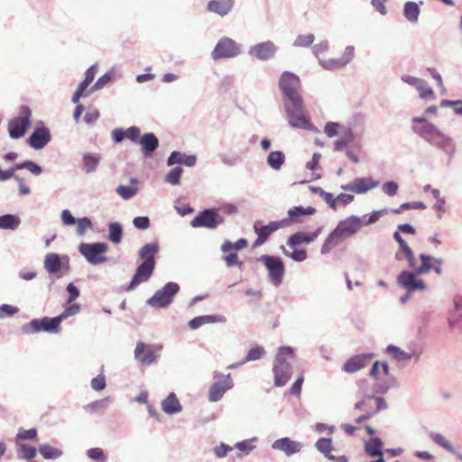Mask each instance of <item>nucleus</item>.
I'll return each mask as SVG.
<instances>
[{
  "label": "nucleus",
  "mask_w": 462,
  "mask_h": 462,
  "mask_svg": "<svg viewBox=\"0 0 462 462\" xmlns=\"http://www.w3.org/2000/svg\"><path fill=\"white\" fill-rule=\"evenodd\" d=\"M411 130L422 140L448 152L452 149V139L437 125L428 121L425 116L411 119Z\"/></svg>",
  "instance_id": "nucleus-1"
},
{
  "label": "nucleus",
  "mask_w": 462,
  "mask_h": 462,
  "mask_svg": "<svg viewBox=\"0 0 462 462\" xmlns=\"http://www.w3.org/2000/svg\"><path fill=\"white\" fill-rule=\"evenodd\" d=\"M363 226V220L357 215H351L338 222L335 229L328 235L320 248L322 254H328L334 247L341 244L346 237L356 234Z\"/></svg>",
  "instance_id": "nucleus-2"
},
{
  "label": "nucleus",
  "mask_w": 462,
  "mask_h": 462,
  "mask_svg": "<svg viewBox=\"0 0 462 462\" xmlns=\"http://www.w3.org/2000/svg\"><path fill=\"white\" fill-rule=\"evenodd\" d=\"M294 358V351L291 346H281L275 356L273 372L274 374V385L284 386L292 375L291 360Z\"/></svg>",
  "instance_id": "nucleus-3"
},
{
  "label": "nucleus",
  "mask_w": 462,
  "mask_h": 462,
  "mask_svg": "<svg viewBox=\"0 0 462 462\" xmlns=\"http://www.w3.org/2000/svg\"><path fill=\"white\" fill-rule=\"evenodd\" d=\"M284 110L291 127L318 132V129L310 123L305 114L302 97L284 101Z\"/></svg>",
  "instance_id": "nucleus-4"
},
{
  "label": "nucleus",
  "mask_w": 462,
  "mask_h": 462,
  "mask_svg": "<svg viewBox=\"0 0 462 462\" xmlns=\"http://www.w3.org/2000/svg\"><path fill=\"white\" fill-rule=\"evenodd\" d=\"M179 291V284L170 282L156 291L153 296L147 300V304L152 308H167L173 302L174 297Z\"/></svg>",
  "instance_id": "nucleus-5"
},
{
  "label": "nucleus",
  "mask_w": 462,
  "mask_h": 462,
  "mask_svg": "<svg viewBox=\"0 0 462 462\" xmlns=\"http://www.w3.org/2000/svg\"><path fill=\"white\" fill-rule=\"evenodd\" d=\"M107 250L108 245L106 243H82L79 246V252L93 265L104 263L107 261L106 256H105Z\"/></svg>",
  "instance_id": "nucleus-6"
},
{
  "label": "nucleus",
  "mask_w": 462,
  "mask_h": 462,
  "mask_svg": "<svg viewBox=\"0 0 462 462\" xmlns=\"http://www.w3.org/2000/svg\"><path fill=\"white\" fill-rule=\"evenodd\" d=\"M31 109L27 106H23L18 116L8 124V132L11 138L19 139L24 135L27 128L31 125Z\"/></svg>",
  "instance_id": "nucleus-7"
},
{
  "label": "nucleus",
  "mask_w": 462,
  "mask_h": 462,
  "mask_svg": "<svg viewBox=\"0 0 462 462\" xmlns=\"http://www.w3.org/2000/svg\"><path fill=\"white\" fill-rule=\"evenodd\" d=\"M60 322L57 317L42 319H33L29 323L22 327V331L24 334H36L41 331L49 333H58L60 331Z\"/></svg>",
  "instance_id": "nucleus-8"
},
{
  "label": "nucleus",
  "mask_w": 462,
  "mask_h": 462,
  "mask_svg": "<svg viewBox=\"0 0 462 462\" xmlns=\"http://www.w3.org/2000/svg\"><path fill=\"white\" fill-rule=\"evenodd\" d=\"M279 88L283 95L284 101H290L292 98H301L299 93L300 80L295 74L285 71L282 74L279 80Z\"/></svg>",
  "instance_id": "nucleus-9"
},
{
  "label": "nucleus",
  "mask_w": 462,
  "mask_h": 462,
  "mask_svg": "<svg viewBox=\"0 0 462 462\" xmlns=\"http://www.w3.org/2000/svg\"><path fill=\"white\" fill-rule=\"evenodd\" d=\"M258 261L265 265L271 283L274 286L280 285L284 276V264L282 259L277 256L262 255Z\"/></svg>",
  "instance_id": "nucleus-10"
},
{
  "label": "nucleus",
  "mask_w": 462,
  "mask_h": 462,
  "mask_svg": "<svg viewBox=\"0 0 462 462\" xmlns=\"http://www.w3.org/2000/svg\"><path fill=\"white\" fill-rule=\"evenodd\" d=\"M241 53L240 45L228 37L221 38L216 44L211 52V58L214 60L222 59H230L238 56Z\"/></svg>",
  "instance_id": "nucleus-11"
},
{
  "label": "nucleus",
  "mask_w": 462,
  "mask_h": 462,
  "mask_svg": "<svg viewBox=\"0 0 462 462\" xmlns=\"http://www.w3.org/2000/svg\"><path fill=\"white\" fill-rule=\"evenodd\" d=\"M290 224V221L286 218L282 219L280 221H273L268 225L263 226L261 221H256L254 224V230L257 235L256 240L254 242L253 247L256 248L262 245H263L270 235L277 231L278 229L287 226Z\"/></svg>",
  "instance_id": "nucleus-12"
},
{
  "label": "nucleus",
  "mask_w": 462,
  "mask_h": 462,
  "mask_svg": "<svg viewBox=\"0 0 462 462\" xmlns=\"http://www.w3.org/2000/svg\"><path fill=\"white\" fill-rule=\"evenodd\" d=\"M216 382L210 386L208 391V400L210 402L219 401L225 393L233 387V381L230 374H223L218 372L214 373Z\"/></svg>",
  "instance_id": "nucleus-13"
},
{
  "label": "nucleus",
  "mask_w": 462,
  "mask_h": 462,
  "mask_svg": "<svg viewBox=\"0 0 462 462\" xmlns=\"http://www.w3.org/2000/svg\"><path fill=\"white\" fill-rule=\"evenodd\" d=\"M418 275L415 272L402 271L397 277V282L409 293L422 291L427 286Z\"/></svg>",
  "instance_id": "nucleus-14"
},
{
  "label": "nucleus",
  "mask_w": 462,
  "mask_h": 462,
  "mask_svg": "<svg viewBox=\"0 0 462 462\" xmlns=\"http://www.w3.org/2000/svg\"><path fill=\"white\" fill-rule=\"evenodd\" d=\"M162 349V345H147L138 341L134 349V358L143 365H150L155 361L156 353Z\"/></svg>",
  "instance_id": "nucleus-15"
},
{
  "label": "nucleus",
  "mask_w": 462,
  "mask_h": 462,
  "mask_svg": "<svg viewBox=\"0 0 462 462\" xmlns=\"http://www.w3.org/2000/svg\"><path fill=\"white\" fill-rule=\"evenodd\" d=\"M224 218L221 215L213 209H206L196 216L190 222V226L194 228L207 227L215 229L222 224Z\"/></svg>",
  "instance_id": "nucleus-16"
},
{
  "label": "nucleus",
  "mask_w": 462,
  "mask_h": 462,
  "mask_svg": "<svg viewBox=\"0 0 462 462\" xmlns=\"http://www.w3.org/2000/svg\"><path fill=\"white\" fill-rule=\"evenodd\" d=\"M380 185L379 180H374L372 177L356 178L347 184H343L340 189L346 192L356 194H365L368 191L377 188Z\"/></svg>",
  "instance_id": "nucleus-17"
},
{
  "label": "nucleus",
  "mask_w": 462,
  "mask_h": 462,
  "mask_svg": "<svg viewBox=\"0 0 462 462\" xmlns=\"http://www.w3.org/2000/svg\"><path fill=\"white\" fill-rule=\"evenodd\" d=\"M385 354L398 363H407L411 359L418 360L420 356V350L412 348L410 351H404L401 347L390 344L384 350Z\"/></svg>",
  "instance_id": "nucleus-18"
},
{
  "label": "nucleus",
  "mask_w": 462,
  "mask_h": 462,
  "mask_svg": "<svg viewBox=\"0 0 462 462\" xmlns=\"http://www.w3.org/2000/svg\"><path fill=\"white\" fill-rule=\"evenodd\" d=\"M386 407L387 405L383 398L374 397L368 393H365L364 399L355 404L356 410L363 411L365 413L369 411V412H373V416L378 411L386 409Z\"/></svg>",
  "instance_id": "nucleus-19"
},
{
  "label": "nucleus",
  "mask_w": 462,
  "mask_h": 462,
  "mask_svg": "<svg viewBox=\"0 0 462 462\" xmlns=\"http://www.w3.org/2000/svg\"><path fill=\"white\" fill-rule=\"evenodd\" d=\"M278 47L271 41L263 42L250 47L248 53L261 60H266L273 58Z\"/></svg>",
  "instance_id": "nucleus-20"
},
{
  "label": "nucleus",
  "mask_w": 462,
  "mask_h": 462,
  "mask_svg": "<svg viewBox=\"0 0 462 462\" xmlns=\"http://www.w3.org/2000/svg\"><path fill=\"white\" fill-rule=\"evenodd\" d=\"M373 356L372 353L356 355L344 364L342 370L347 374L356 373L368 365Z\"/></svg>",
  "instance_id": "nucleus-21"
},
{
  "label": "nucleus",
  "mask_w": 462,
  "mask_h": 462,
  "mask_svg": "<svg viewBox=\"0 0 462 462\" xmlns=\"http://www.w3.org/2000/svg\"><path fill=\"white\" fill-rule=\"evenodd\" d=\"M51 140V135L50 130L42 125L37 126L31 136L28 139L29 145L35 149L41 150L47 145Z\"/></svg>",
  "instance_id": "nucleus-22"
},
{
  "label": "nucleus",
  "mask_w": 462,
  "mask_h": 462,
  "mask_svg": "<svg viewBox=\"0 0 462 462\" xmlns=\"http://www.w3.org/2000/svg\"><path fill=\"white\" fill-rule=\"evenodd\" d=\"M420 259L421 261V264L417 269V274H425L430 271H434L439 275L441 274V264L443 263V259L436 258L426 254H420Z\"/></svg>",
  "instance_id": "nucleus-23"
},
{
  "label": "nucleus",
  "mask_w": 462,
  "mask_h": 462,
  "mask_svg": "<svg viewBox=\"0 0 462 462\" xmlns=\"http://www.w3.org/2000/svg\"><path fill=\"white\" fill-rule=\"evenodd\" d=\"M155 266H152L146 263H141L133 276L126 291H133L141 283L147 282L152 276Z\"/></svg>",
  "instance_id": "nucleus-24"
},
{
  "label": "nucleus",
  "mask_w": 462,
  "mask_h": 462,
  "mask_svg": "<svg viewBox=\"0 0 462 462\" xmlns=\"http://www.w3.org/2000/svg\"><path fill=\"white\" fill-rule=\"evenodd\" d=\"M272 448L281 450L290 457L300 451L302 444L288 437L279 439L273 442Z\"/></svg>",
  "instance_id": "nucleus-25"
},
{
  "label": "nucleus",
  "mask_w": 462,
  "mask_h": 462,
  "mask_svg": "<svg viewBox=\"0 0 462 462\" xmlns=\"http://www.w3.org/2000/svg\"><path fill=\"white\" fill-rule=\"evenodd\" d=\"M448 326L455 328L462 324V296L456 295L452 300V306L448 311Z\"/></svg>",
  "instance_id": "nucleus-26"
},
{
  "label": "nucleus",
  "mask_w": 462,
  "mask_h": 462,
  "mask_svg": "<svg viewBox=\"0 0 462 462\" xmlns=\"http://www.w3.org/2000/svg\"><path fill=\"white\" fill-rule=\"evenodd\" d=\"M320 231L321 228L319 227L314 232H297L290 236L287 245L290 248H294L301 244H310L319 236Z\"/></svg>",
  "instance_id": "nucleus-27"
},
{
  "label": "nucleus",
  "mask_w": 462,
  "mask_h": 462,
  "mask_svg": "<svg viewBox=\"0 0 462 462\" xmlns=\"http://www.w3.org/2000/svg\"><path fill=\"white\" fill-rule=\"evenodd\" d=\"M62 261L68 263L69 257L65 255L60 258L58 254L49 253L45 255L44 268L49 273H56L61 269Z\"/></svg>",
  "instance_id": "nucleus-28"
},
{
  "label": "nucleus",
  "mask_w": 462,
  "mask_h": 462,
  "mask_svg": "<svg viewBox=\"0 0 462 462\" xmlns=\"http://www.w3.org/2000/svg\"><path fill=\"white\" fill-rule=\"evenodd\" d=\"M234 6V0H210L208 10L220 16L228 14Z\"/></svg>",
  "instance_id": "nucleus-29"
},
{
  "label": "nucleus",
  "mask_w": 462,
  "mask_h": 462,
  "mask_svg": "<svg viewBox=\"0 0 462 462\" xmlns=\"http://www.w3.org/2000/svg\"><path fill=\"white\" fill-rule=\"evenodd\" d=\"M197 156L196 155H187L180 152H172L167 160V164L169 166L174 164H183L188 167H193L196 164Z\"/></svg>",
  "instance_id": "nucleus-30"
},
{
  "label": "nucleus",
  "mask_w": 462,
  "mask_h": 462,
  "mask_svg": "<svg viewBox=\"0 0 462 462\" xmlns=\"http://www.w3.org/2000/svg\"><path fill=\"white\" fill-rule=\"evenodd\" d=\"M139 143L142 146L143 152L145 155L152 153L159 146V140L152 133L144 134L140 139Z\"/></svg>",
  "instance_id": "nucleus-31"
},
{
  "label": "nucleus",
  "mask_w": 462,
  "mask_h": 462,
  "mask_svg": "<svg viewBox=\"0 0 462 462\" xmlns=\"http://www.w3.org/2000/svg\"><path fill=\"white\" fill-rule=\"evenodd\" d=\"M159 251V246L155 243L144 245L139 251V256L143 260V263L155 266L154 255Z\"/></svg>",
  "instance_id": "nucleus-32"
},
{
  "label": "nucleus",
  "mask_w": 462,
  "mask_h": 462,
  "mask_svg": "<svg viewBox=\"0 0 462 462\" xmlns=\"http://www.w3.org/2000/svg\"><path fill=\"white\" fill-rule=\"evenodd\" d=\"M162 408L163 411L167 414H176L181 411L182 407L175 395V393H171L167 398H165L162 402Z\"/></svg>",
  "instance_id": "nucleus-33"
},
{
  "label": "nucleus",
  "mask_w": 462,
  "mask_h": 462,
  "mask_svg": "<svg viewBox=\"0 0 462 462\" xmlns=\"http://www.w3.org/2000/svg\"><path fill=\"white\" fill-rule=\"evenodd\" d=\"M21 224L19 217L12 214L0 216V229L2 230H16Z\"/></svg>",
  "instance_id": "nucleus-34"
},
{
  "label": "nucleus",
  "mask_w": 462,
  "mask_h": 462,
  "mask_svg": "<svg viewBox=\"0 0 462 462\" xmlns=\"http://www.w3.org/2000/svg\"><path fill=\"white\" fill-rule=\"evenodd\" d=\"M266 162L271 169L279 171L285 163V154L281 151H273L268 154Z\"/></svg>",
  "instance_id": "nucleus-35"
},
{
  "label": "nucleus",
  "mask_w": 462,
  "mask_h": 462,
  "mask_svg": "<svg viewBox=\"0 0 462 462\" xmlns=\"http://www.w3.org/2000/svg\"><path fill=\"white\" fill-rule=\"evenodd\" d=\"M222 320V318L219 316L205 315L192 319L189 322V326L191 329H198L199 328L205 324L221 322Z\"/></svg>",
  "instance_id": "nucleus-36"
},
{
  "label": "nucleus",
  "mask_w": 462,
  "mask_h": 462,
  "mask_svg": "<svg viewBox=\"0 0 462 462\" xmlns=\"http://www.w3.org/2000/svg\"><path fill=\"white\" fill-rule=\"evenodd\" d=\"M383 442L379 438H372L365 441V450L370 457H383Z\"/></svg>",
  "instance_id": "nucleus-37"
},
{
  "label": "nucleus",
  "mask_w": 462,
  "mask_h": 462,
  "mask_svg": "<svg viewBox=\"0 0 462 462\" xmlns=\"http://www.w3.org/2000/svg\"><path fill=\"white\" fill-rule=\"evenodd\" d=\"M430 438L435 444L445 448L452 454H457V450L451 445L450 441L441 433L432 431L430 433Z\"/></svg>",
  "instance_id": "nucleus-38"
},
{
  "label": "nucleus",
  "mask_w": 462,
  "mask_h": 462,
  "mask_svg": "<svg viewBox=\"0 0 462 462\" xmlns=\"http://www.w3.org/2000/svg\"><path fill=\"white\" fill-rule=\"evenodd\" d=\"M39 452L45 459H56L62 456V451L49 444H42L39 447Z\"/></svg>",
  "instance_id": "nucleus-39"
},
{
  "label": "nucleus",
  "mask_w": 462,
  "mask_h": 462,
  "mask_svg": "<svg viewBox=\"0 0 462 462\" xmlns=\"http://www.w3.org/2000/svg\"><path fill=\"white\" fill-rule=\"evenodd\" d=\"M403 14L409 22L416 23L420 14L419 5L414 2H407L404 5Z\"/></svg>",
  "instance_id": "nucleus-40"
},
{
  "label": "nucleus",
  "mask_w": 462,
  "mask_h": 462,
  "mask_svg": "<svg viewBox=\"0 0 462 462\" xmlns=\"http://www.w3.org/2000/svg\"><path fill=\"white\" fill-rule=\"evenodd\" d=\"M100 162V157L93 155L91 153H86L83 155L84 169L87 173L94 172L98 167Z\"/></svg>",
  "instance_id": "nucleus-41"
},
{
  "label": "nucleus",
  "mask_w": 462,
  "mask_h": 462,
  "mask_svg": "<svg viewBox=\"0 0 462 462\" xmlns=\"http://www.w3.org/2000/svg\"><path fill=\"white\" fill-rule=\"evenodd\" d=\"M123 228L118 222L110 223L108 226V239L114 244H119L122 240Z\"/></svg>",
  "instance_id": "nucleus-42"
},
{
  "label": "nucleus",
  "mask_w": 462,
  "mask_h": 462,
  "mask_svg": "<svg viewBox=\"0 0 462 462\" xmlns=\"http://www.w3.org/2000/svg\"><path fill=\"white\" fill-rule=\"evenodd\" d=\"M139 191L137 187L127 186V185H118L116 189V192L119 197H121L125 200H128L134 198Z\"/></svg>",
  "instance_id": "nucleus-43"
},
{
  "label": "nucleus",
  "mask_w": 462,
  "mask_h": 462,
  "mask_svg": "<svg viewBox=\"0 0 462 462\" xmlns=\"http://www.w3.org/2000/svg\"><path fill=\"white\" fill-rule=\"evenodd\" d=\"M247 246V240L240 238L236 242L232 243L228 240L225 241L221 245V251L223 253H228L230 251L243 250Z\"/></svg>",
  "instance_id": "nucleus-44"
},
{
  "label": "nucleus",
  "mask_w": 462,
  "mask_h": 462,
  "mask_svg": "<svg viewBox=\"0 0 462 462\" xmlns=\"http://www.w3.org/2000/svg\"><path fill=\"white\" fill-rule=\"evenodd\" d=\"M264 355H265V349L261 346H255L248 351L245 357L240 361V364H245L247 362L259 360Z\"/></svg>",
  "instance_id": "nucleus-45"
},
{
  "label": "nucleus",
  "mask_w": 462,
  "mask_h": 462,
  "mask_svg": "<svg viewBox=\"0 0 462 462\" xmlns=\"http://www.w3.org/2000/svg\"><path fill=\"white\" fill-rule=\"evenodd\" d=\"M16 447L19 457L23 459L31 460L36 456L37 450L33 447H30L20 442H17Z\"/></svg>",
  "instance_id": "nucleus-46"
},
{
  "label": "nucleus",
  "mask_w": 462,
  "mask_h": 462,
  "mask_svg": "<svg viewBox=\"0 0 462 462\" xmlns=\"http://www.w3.org/2000/svg\"><path fill=\"white\" fill-rule=\"evenodd\" d=\"M15 170L26 169L32 174L39 176L42 173V168L32 161H24L14 165Z\"/></svg>",
  "instance_id": "nucleus-47"
},
{
  "label": "nucleus",
  "mask_w": 462,
  "mask_h": 462,
  "mask_svg": "<svg viewBox=\"0 0 462 462\" xmlns=\"http://www.w3.org/2000/svg\"><path fill=\"white\" fill-rule=\"evenodd\" d=\"M320 159L321 154L319 152H315L313 153L311 160L306 163V169L311 171L312 177L315 180H318L321 177L320 173L317 172Z\"/></svg>",
  "instance_id": "nucleus-48"
},
{
  "label": "nucleus",
  "mask_w": 462,
  "mask_h": 462,
  "mask_svg": "<svg viewBox=\"0 0 462 462\" xmlns=\"http://www.w3.org/2000/svg\"><path fill=\"white\" fill-rule=\"evenodd\" d=\"M390 213H393V208H384L382 209L374 210L370 213L369 217L365 221H363V226H370L378 221L380 217Z\"/></svg>",
  "instance_id": "nucleus-49"
},
{
  "label": "nucleus",
  "mask_w": 462,
  "mask_h": 462,
  "mask_svg": "<svg viewBox=\"0 0 462 462\" xmlns=\"http://www.w3.org/2000/svg\"><path fill=\"white\" fill-rule=\"evenodd\" d=\"M316 448L322 453L327 458L331 456L330 451L333 449L331 439L322 438L315 443Z\"/></svg>",
  "instance_id": "nucleus-50"
},
{
  "label": "nucleus",
  "mask_w": 462,
  "mask_h": 462,
  "mask_svg": "<svg viewBox=\"0 0 462 462\" xmlns=\"http://www.w3.org/2000/svg\"><path fill=\"white\" fill-rule=\"evenodd\" d=\"M316 212V209L313 208V207H295V208H292L291 209H289L288 211V215L293 218V217H302V216H310V215H313L314 213Z\"/></svg>",
  "instance_id": "nucleus-51"
},
{
  "label": "nucleus",
  "mask_w": 462,
  "mask_h": 462,
  "mask_svg": "<svg viewBox=\"0 0 462 462\" xmlns=\"http://www.w3.org/2000/svg\"><path fill=\"white\" fill-rule=\"evenodd\" d=\"M320 66L328 70H337L344 68L340 59H319Z\"/></svg>",
  "instance_id": "nucleus-52"
},
{
  "label": "nucleus",
  "mask_w": 462,
  "mask_h": 462,
  "mask_svg": "<svg viewBox=\"0 0 462 462\" xmlns=\"http://www.w3.org/2000/svg\"><path fill=\"white\" fill-rule=\"evenodd\" d=\"M427 207L421 201L404 202L399 208H393V214H400L407 209H425Z\"/></svg>",
  "instance_id": "nucleus-53"
},
{
  "label": "nucleus",
  "mask_w": 462,
  "mask_h": 462,
  "mask_svg": "<svg viewBox=\"0 0 462 462\" xmlns=\"http://www.w3.org/2000/svg\"><path fill=\"white\" fill-rule=\"evenodd\" d=\"M314 40L315 37L312 33L300 34L295 38L293 46L302 48L310 47L314 42Z\"/></svg>",
  "instance_id": "nucleus-54"
},
{
  "label": "nucleus",
  "mask_w": 462,
  "mask_h": 462,
  "mask_svg": "<svg viewBox=\"0 0 462 462\" xmlns=\"http://www.w3.org/2000/svg\"><path fill=\"white\" fill-rule=\"evenodd\" d=\"M182 171V168L175 167L168 172L164 180L171 185H178L180 183Z\"/></svg>",
  "instance_id": "nucleus-55"
},
{
  "label": "nucleus",
  "mask_w": 462,
  "mask_h": 462,
  "mask_svg": "<svg viewBox=\"0 0 462 462\" xmlns=\"http://www.w3.org/2000/svg\"><path fill=\"white\" fill-rule=\"evenodd\" d=\"M68 304L69 306L64 310V311L57 316L60 323L67 318L74 316L79 312L80 307L78 303L71 302Z\"/></svg>",
  "instance_id": "nucleus-56"
},
{
  "label": "nucleus",
  "mask_w": 462,
  "mask_h": 462,
  "mask_svg": "<svg viewBox=\"0 0 462 462\" xmlns=\"http://www.w3.org/2000/svg\"><path fill=\"white\" fill-rule=\"evenodd\" d=\"M291 249V252L283 250L284 254L296 262H303L307 259V253L305 250L297 249L296 246Z\"/></svg>",
  "instance_id": "nucleus-57"
},
{
  "label": "nucleus",
  "mask_w": 462,
  "mask_h": 462,
  "mask_svg": "<svg viewBox=\"0 0 462 462\" xmlns=\"http://www.w3.org/2000/svg\"><path fill=\"white\" fill-rule=\"evenodd\" d=\"M397 385V380L394 376L388 378L385 383H377L375 385V393H385L390 388Z\"/></svg>",
  "instance_id": "nucleus-58"
},
{
  "label": "nucleus",
  "mask_w": 462,
  "mask_h": 462,
  "mask_svg": "<svg viewBox=\"0 0 462 462\" xmlns=\"http://www.w3.org/2000/svg\"><path fill=\"white\" fill-rule=\"evenodd\" d=\"M87 456L93 461L96 462H105L106 456L104 451L100 448H92L87 450Z\"/></svg>",
  "instance_id": "nucleus-59"
},
{
  "label": "nucleus",
  "mask_w": 462,
  "mask_h": 462,
  "mask_svg": "<svg viewBox=\"0 0 462 462\" xmlns=\"http://www.w3.org/2000/svg\"><path fill=\"white\" fill-rule=\"evenodd\" d=\"M77 224V234L80 236H84L87 229L91 227V220L88 217H81L76 220Z\"/></svg>",
  "instance_id": "nucleus-60"
},
{
  "label": "nucleus",
  "mask_w": 462,
  "mask_h": 462,
  "mask_svg": "<svg viewBox=\"0 0 462 462\" xmlns=\"http://www.w3.org/2000/svg\"><path fill=\"white\" fill-rule=\"evenodd\" d=\"M419 91L420 97L425 100H434L436 98L433 90L427 86L425 80H423L421 88H416Z\"/></svg>",
  "instance_id": "nucleus-61"
},
{
  "label": "nucleus",
  "mask_w": 462,
  "mask_h": 462,
  "mask_svg": "<svg viewBox=\"0 0 462 462\" xmlns=\"http://www.w3.org/2000/svg\"><path fill=\"white\" fill-rule=\"evenodd\" d=\"M440 106L442 107L450 106L457 115L462 116V99L455 101L443 99L440 102Z\"/></svg>",
  "instance_id": "nucleus-62"
},
{
  "label": "nucleus",
  "mask_w": 462,
  "mask_h": 462,
  "mask_svg": "<svg viewBox=\"0 0 462 462\" xmlns=\"http://www.w3.org/2000/svg\"><path fill=\"white\" fill-rule=\"evenodd\" d=\"M225 254L223 260L227 267L241 265V263L238 260V254L236 251H230Z\"/></svg>",
  "instance_id": "nucleus-63"
},
{
  "label": "nucleus",
  "mask_w": 462,
  "mask_h": 462,
  "mask_svg": "<svg viewBox=\"0 0 462 462\" xmlns=\"http://www.w3.org/2000/svg\"><path fill=\"white\" fill-rule=\"evenodd\" d=\"M399 185L396 181H387L383 184L382 190L389 197H393L397 194Z\"/></svg>",
  "instance_id": "nucleus-64"
}]
</instances>
